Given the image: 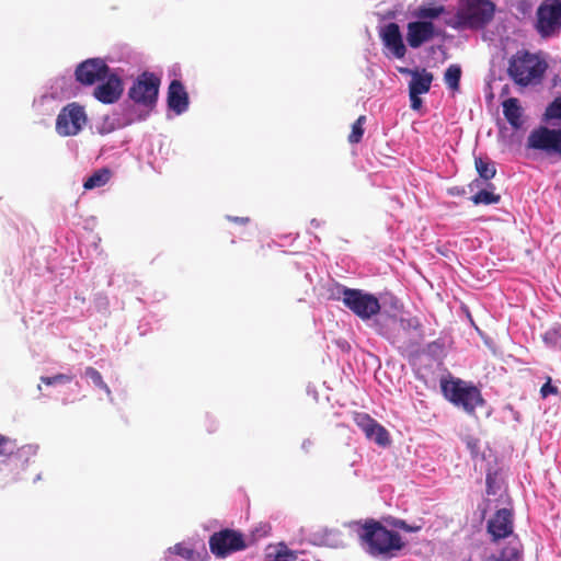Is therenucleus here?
<instances>
[{"instance_id":"26","label":"nucleus","mask_w":561,"mask_h":561,"mask_svg":"<svg viewBox=\"0 0 561 561\" xmlns=\"http://www.w3.org/2000/svg\"><path fill=\"white\" fill-rule=\"evenodd\" d=\"M366 123V116L360 115L352 125V131L348 135V141L351 144H358L360 142L363 135H364V125Z\"/></svg>"},{"instance_id":"39","label":"nucleus","mask_w":561,"mask_h":561,"mask_svg":"<svg viewBox=\"0 0 561 561\" xmlns=\"http://www.w3.org/2000/svg\"><path fill=\"white\" fill-rule=\"evenodd\" d=\"M313 446V442L310 438H307L302 442L301 448L306 451H309L311 447Z\"/></svg>"},{"instance_id":"1","label":"nucleus","mask_w":561,"mask_h":561,"mask_svg":"<svg viewBox=\"0 0 561 561\" xmlns=\"http://www.w3.org/2000/svg\"><path fill=\"white\" fill-rule=\"evenodd\" d=\"M440 390L450 403L469 415H474L478 408L485 405L481 390L472 382L459 378L442 379Z\"/></svg>"},{"instance_id":"34","label":"nucleus","mask_w":561,"mask_h":561,"mask_svg":"<svg viewBox=\"0 0 561 561\" xmlns=\"http://www.w3.org/2000/svg\"><path fill=\"white\" fill-rule=\"evenodd\" d=\"M463 442L473 457L479 455V451H480V439L479 438L471 436V435H467L463 438Z\"/></svg>"},{"instance_id":"25","label":"nucleus","mask_w":561,"mask_h":561,"mask_svg":"<svg viewBox=\"0 0 561 561\" xmlns=\"http://www.w3.org/2000/svg\"><path fill=\"white\" fill-rule=\"evenodd\" d=\"M461 78V68L458 65H450L444 76L446 84L453 89L458 90Z\"/></svg>"},{"instance_id":"8","label":"nucleus","mask_w":561,"mask_h":561,"mask_svg":"<svg viewBox=\"0 0 561 561\" xmlns=\"http://www.w3.org/2000/svg\"><path fill=\"white\" fill-rule=\"evenodd\" d=\"M160 79L151 72H142L128 90V96L135 103L151 111L157 103Z\"/></svg>"},{"instance_id":"3","label":"nucleus","mask_w":561,"mask_h":561,"mask_svg":"<svg viewBox=\"0 0 561 561\" xmlns=\"http://www.w3.org/2000/svg\"><path fill=\"white\" fill-rule=\"evenodd\" d=\"M495 5L490 0H461L455 19L447 24L453 28H482L494 16Z\"/></svg>"},{"instance_id":"30","label":"nucleus","mask_w":561,"mask_h":561,"mask_svg":"<svg viewBox=\"0 0 561 561\" xmlns=\"http://www.w3.org/2000/svg\"><path fill=\"white\" fill-rule=\"evenodd\" d=\"M545 117L547 121H561V95L556 98L546 108Z\"/></svg>"},{"instance_id":"28","label":"nucleus","mask_w":561,"mask_h":561,"mask_svg":"<svg viewBox=\"0 0 561 561\" xmlns=\"http://www.w3.org/2000/svg\"><path fill=\"white\" fill-rule=\"evenodd\" d=\"M493 561H522V551L517 547H505Z\"/></svg>"},{"instance_id":"13","label":"nucleus","mask_w":561,"mask_h":561,"mask_svg":"<svg viewBox=\"0 0 561 561\" xmlns=\"http://www.w3.org/2000/svg\"><path fill=\"white\" fill-rule=\"evenodd\" d=\"M353 421L364 432L367 439L375 442L381 447L390 445L391 439L388 431L368 413L354 412Z\"/></svg>"},{"instance_id":"44","label":"nucleus","mask_w":561,"mask_h":561,"mask_svg":"<svg viewBox=\"0 0 561 561\" xmlns=\"http://www.w3.org/2000/svg\"><path fill=\"white\" fill-rule=\"evenodd\" d=\"M449 193H450L451 195H454V194H455V190H454V188H451V190L449 191Z\"/></svg>"},{"instance_id":"33","label":"nucleus","mask_w":561,"mask_h":561,"mask_svg":"<svg viewBox=\"0 0 561 561\" xmlns=\"http://www.w3.org/2000/svg\"><path fill=\"white\" fill-rule=\"evenodd\" d=\"M72 379H73V377L71 375H67V374H57L51 377H47V376L41 377V381L47 386H54L57 383H68Z\"/></svg>"},{"instance_id":"5","label":"nucleus","mask_w":561,"mask_h":561,"mask_svg":"<svg viewBox=\"0 0 561 561\" xmlns=\"http://www.w3.org/2000/svg\"><path fill=\"white\" fill-rule=\"evenodd\" d=\"M388 339L403 352H415L423 340L419 319L415 317L396 319Z\"/></svg>"},{"instance_id":"9","label":"nucleus","mask_w":561,"mask_h":561,"mask_svg":"<svg viewBox=\"0 0 561 561\" xmlns=\"http://www.w3.org/2000/svg\"><path fill=\"white\" fill-rule=\"evenodd\" d=\"M88 122L84 107L77 102L64 106L56 119L58 135L68 137L78 135Z\"/></svg>"},{"instance_id":"4","label":"nucleus","mask_w":561,"mask_h":561,"mask_svg":"<svg viewBox=\"0 0 561 561\" xmlns=\"http://www.w3.org/2000/svg\"><path fill=\"white\" fill-rule=\"evenodd\" d=\"M360 538L369 546L371 554L394 556L405 543L401 536L387 529L377 520H368L363 526Z\"/></svg>"},{"instance_id":"15","label":"nucleus","mask_w":561,"mask_h":561,"mask_svg":"<svg viewBox=\"0 0 561 561\" xmlns=\"http://www.w3.org/2000/svg\"><path fill=\"white\" fill-rule=\"evenodd\" d=\"M486 529L494 542L510 537L514 530L513 511L508 508L497 510L488 520Z\"/></svg>"},{"instance_id":"38","label":"nucleus","mask_w":561,"mask_h":561,"mask_svg":"<svg viewBox=\"0 0 561 561\" xmlns=\"http://www.w3.org/2000/svg\"><path fill=\"white\" fill-rule=\"evenodd\" d=\"M410 94V101H411V108L412 110H420L422 106V99L420 98V94L409 92Z\"/></svg>"},{"instance_id":"42","label":"nucleus","mask_w":561,"mask_h":561,"mask_svg":"<svg viewBox=\"0 0 561 561\" xmlns=\"http://www.w3.org/2000/svg\"><path fill=\"white\" fill-rule=\"evenodd\" d=\"M234 221H238V222H244V221H248V219L245 218H234L233 219Z\"/></svg>"},{"instance_id":"17","label":"nucleus","mask_w":561,"mask_h":561,"mask_svg":"<svg viewBox=\"0 0 561 561\" xmlns=\"http://www.w3.org/2000/svg\"><path fill=\"white\" fill-rule=\"evenodd\" d=\"M380 37L383 45L392 51L394 57L403 58L405 56L407 48L397 23L390 22L386 24L380 31Z\"/></svg>"},{"instance_id":"23","label":"nucleus","mask_w":561,"mask_h":561,"mask_svg":"<svg viewBox=\"0 0 561 561\" xmlns=\"http://www.w3.org/2000/svg\"><path fill=\"white\" fill-rule=\"evenodd\" d=\"M494 185L491 183L486 184V188L480 190L478 193H476L471 201L474 205H491V204H497L501 201V195L495 194L494 192Z\"/></svg>"},{"instance_id":"29","label":"nucleus","mask_w":561,"mask_h":561,"mask_svg":"<svg viewBox=\"0 0 561 561\" xmlns=\"http://www.w3.org/2000/svg\"><path fill=\"white\" fill-rule=\"evenodd\" d=\"M445 8L438 7H420L416 11V16L420 19H436L444 13Z\"/></svg>"},{"instance_id":"37","label":"nucleus","mask_w":561,"mask_h":561,"mask_svg":"<svg viewBox=\"0 0 561 561\" xmlns=\"http://www.w3.org/2000/svg\"><path fill=\"white\" fill-rule=\"evenodd\" d=\"M495 477L491 473H488L486 474V478H485V484H486V493L489 495H494L496 493L495 491Z\"/></svg>"},{"instance_id":"12","label":"nucleus","mask_w":561,"mask_h":561,"mask_svg":"<svg viewBox=\"0 0 561 561\" xmlns=\"http://www.w3.org/2000/svg\"><path fill=\"white\" fill-rule=\"evenodd\" d=\"M110 70V67L102 58H90L77 66L75 77L82 85H93L103 81Z\"/></svg>"},{"instance_id":"24","label":"nucleus","mask_w":561,"mask_h":561,"mask_svg":"<svg viewBox=\"0 0 561 561\" xmlns=\"http://www.w3.org/2000/svg\"><path fill=\"white\" fill-rule=\"evenodd\" d=\"M476 170L483 181H490L496 174L495 165L489 159L478 157L474 159Z\"/></svg>"},{"instance_id":"21","label":"nucleus","mask_w":561,"mask_h":561,"mask_svg":"<svg viewBox=\"0 0 561 561\" xmlns=\"http://www.w3.org/2000/svg\"><path fill=\"white\" fill-rule=\"evenodd\" d=\"M433 75L425 69L422 72L414 70L412 80L409 83V92L424 94L431 89Z\"/></svg>"},{"instance_id":"35","label":"nucleus","mask_w":561,"mask_h":561,"mask_svg":"<svg viewBox=\"0 0 561 561\" xmlns=\"http://www.w3.org/2000/svg\"><path fill=\"white\" fill-rule=\"evenodd\" d=\"M394 527L399 528V529H402L404 531H408V533H416L421 529V526L420 525H409L405 520L403 519H397L393 522L392 524Z\"/></svg>"},{"instance_id":"18","label":"nucleus","mask_w":561,"mask_h":561,"mask_svg":"<svg viewBox=\"0 0 561 561\" xmlns=\"http://www.w3.org/2000/svg\"><path fill=\"white\" fill-rule=\"evenodd\" d=\"M188 94L180 80H172L168 88V106L180 115L188 108Z\"/></svg>"},{"instance_id":"7","label":"nucleus","mask_w":561,"mask_h":561,"mask_svg":"<svg viewBox=\"0 0 561 561\" xmlns=\"http://www.w3.org/2000/svg\"><path fill=\"white\" fill-rule=\"evenodd\" d=\"M343 304L362 320H368L380 311V304L376 296L360 289L344 287L342 289Z\"/></svg>"},{"instance_id":"43","label":"nucleus","mask_w":561,"mask_h":561,"mask_svg":"<svg viewBox=\"0 0 561 561\" xmlns=\"http://www.w3.org/2000/svg\"><path fill=\"white\" fill-rule=\"evenodd\" d=\"M436 346H438L437 343H435V342L431 343V344H428V350H432L433 347H436Z\"/></svg>"},{"instance_id":"27","label":"nucleus","mask_w":561,"mask_h":561,"mask_svg":"<svg viewBox=\"0 0 561 561\" xmlns=\"http://www.w3.org/2000/svg\"><path fill=\"white\" fill-rule=\"evenodd\" d=\"M84 375L89 377L92 382L100 389L104 390L107 397H111L112 392L108 386L103 381L102 375L93 367H87Z\"/></svg>"},{"instance_id":"16","label":"nucleus","mask_w":561,"mask_h":561,"mask_svg":"<svg viewBox=\"0 0 561 561\" xmlns=\"http://www.w3.org/2000/svg\"><path fill=\"white\" fill-rule=\"evenodd\" d=\"M407 42L411 48H419L435 35V25L431 21H414L407 26Z\"/></svg>"},{"instance_id":"36","label":"nucleus","mask_w":561,"mask_h":561,"mask_svg":"<svg viewBox=\"0 0 561 561\" xmlns=\"http://www.w3.org/2000/svg\"><path fill=\"white\" fill-rule=\"evenodd\" d=\"M559 390L556 386L551 385V378L548 377V380L546 383L542 385L540 389V394L542 398H547L550 394H558Z\"/></svg>"},{"instance_id":"22","label":"nucleus","mask_w":561,"mask_h":561,"mask_svg":"<svg viewBox=\"0 0 561 561\" xmlns=\"http://www.w3.org/2000/svg\"><path fill=\"white\" fill-rule=\"evenodd\" d=\"M112 178V171L108 168H101L90 175L83 183V187L87 191L102 187L106 185Z\"/></svg>"},{"instance_id":"19","label":"nucleus","mask_w":561,"mask_h":561,"mask_svg":"<svg viewBox=\"0 0 561 561\" xmlns=\"http://www.w3.org/2000/svg\"><path fill=\"white\" fill-rule=\"evenodd\" d=\"M503 114L510 125L514 128H519L522 126V115L523 108L519 104L518 99L508 98L502 103Z\"/></svg>"},{"instance_id":"41","label":"nucleus","mask_w":561,"mask_h":561,"mask_svg":"<svg viewBox=\"0 0 561 561\" xmlns=\"http://www.w3.org/2000/svg\"><path fill=\"white\" fill-rule=\"evenodd\" d=\"M399 71L401 73H409V75H412L413 76V70L409 69V68H400Z\"/></svg>"},{"instance_id":"10","label":"nucleus","mask_w":561,"mask_h":561,"mask_svg":"<svg viewBox=\"0 0 561 561\" xmlns=\"http://www.w3.org/2000/svg\"><path fill=\"white\" fill-rule=\"evenodd\" d=\"M247 547L244 536L233 529H221L209 537V549L217 558H226L233 552L244 550Z\"/></svg>"},{"instance_id":"2","label":"nucleus","mask_w":561,"mask_h":561,"mask_svg":"<svg viewBox=\"0 0 561 561\" xmlns=\"http://www.w3.org/2000/svg\"><path fill=\"white\" fill-rule=\"evenodd\" d=\"M547 70V64L528 50H518L508 60L507 75L515 84L527 87L539 83Z\"/></svg>"},{"instance_id":"31","label":"nucleus","mask_w":561,"mask_h":561,"mask_svg":"<svg viewBox=\"0 0 561 561\" xmlns=\"http://www.w3.org/2000/svg\"><path fill=\"white\" fill-rule=\"evenodd\" d=\"M171 553H174L176 556H180L186 560L196 561L195 559V551L191 549L190 547L183 545V543H176L172 548L169 549Z\"/></svg>"},{"instance_id":"40","label":"nucleus","mask_w":561,"mask_h":561,"mask_svg":"<svg viewBox=\"0 0 561 561\" xmlns=\"http://www.w3.org/2000/svg\"><path fill=\"white\" fill-rule=\"evenodd\" d=\"M480 185H481V181H480L479 179H477V180H474V181H472V182L470 183L469 187H470L471 190H473V187H480Z\"/></svg>"},{"instance_id":"20","label":"nucleus","mask_w":561,"mask_h":561,"mask_svg":"<svg viewBox=\"0 0 561 561\" xmlns=\"http://www.w3.org/2000/svg\"><path fill=\"white\" fill-rule=\"evenodd\" d=\"M18 451L19 456H34L36 454V447L32 445L23 446L18 448L15 440L0 434V456H9L14 451Z\"/></svg>"},{"instance_id":"6","label":"nucleus","mask_w":561,"mask_h":561,"mask_svg":"<svg viewBox=\"0 0 561 561\" xmlns=\"http://www.w3.org/2000/svg\"><path fill=\"white\" fill-rule=\"evenodd\" d=\"M535 28L543 38L551 37L561 30V0H545L539 4Z\"/></svg>"},{"instance_id":"14","label":"nucleus","mask_w":561,"mask_h":561,"mask_svg":"<svg viewBox=\"0 0 561 561\" xmlns=\"http://www.w3.org/2000/svg\"><path fill=\"white\" fill-rule=\"evenodd\" d=\"M123 92V80L117 73L110 70L104 80L95 87L93 96L103 104H113L121 99Z\"/></svg>"},{"instance_id":"11","label":"nucleus","mask_w":561,"mask_h":561,"mask_svg":"<svg viewBox=\"0 0 561 561\" xmlns=\"http://www.w3.org/2000/svg\"><path fill=\"white\" fill-rule=\"evenodd\" d=\"M527 147L561 156V130L540 126L533 129L527 138Z\"/></svg>"},{"instance_id":"32","label":"nucleus","mask_w":561,"mask_h":561,"mask_svg":"<svg viewBox=\"0 0 561 561\" xmlns=\"http://www.w3.org/2000/svg\"><path fill=\"white\" fill-rule=\"evenodd\" d=\"M543 341L546 344L561 348V331L560 328H551L543 334Z\"/></svg>"}]
</instances>
